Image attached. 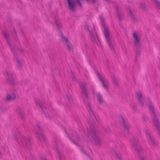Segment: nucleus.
I'll use <instances>...</instances> for the list:
<instances>
[{
    "label": "nucleus",
    "mask_w": 160,
    "mask_h": 160,
    "mask_svg": "<svg viewBox=\"0 0 160 160\" xmlns=\"http://www.w3.org/2000/svg\"><path fill=\"white\" fill-rule=\"evenodd\" d=\"M68 4V8L72 12H74L75 10V6L76 2H78L79 5L81 7L82 4L79 0H66Z\"/></svg>",
    "instance_id": "f257e3e1"
},
{
    "label": "nucleus",
    "mask_w": 160,
    "mask_h": 160,
    "mask_svg": "<svg viewBox=\"0 0 160 160\" xmlns=\"http://www.w3.org/2000/svg\"><path fill=\"white\" fill-rule=\"evenodd\" d=\"M96 74L99 80L102 82L104 88L107 89L109 85V82L105 79L104 76L102 73L97 72Z\"/></svg>",
    "instance_id": "f03ea898"
},
{
    "label": "nucleus",
    "mask_w": 160,
    "mask_h": 160,
    "mask_svg": "<svg viewBox=\"0 0 160 160\" xmlns=\"http://www.w3.org/2000/svg\"><path fill=\"white\" fill-rule=\"evenodd\" d=\"M18 97V94L17 91L14 89L10 90L9 93L7 94L6 96V99L8 100H11L14 99Z\"/></svg>",
    "instance_id": "7ed1b4c3"
},
{
    "label": "nucleus",
    "mask_w": 160,
    "mask_h": 160,
    "mask_svg": "<svg viewBox=\"0 0 160 160\" xmlns=\"http://www.w3.org/2000/svg\"><path fill=\"white\" fill-rule=\"evenodd\" d=\"M62 41L65 42V44L68 46L69 50H71L72 47L71 45L69 43L67 39L66 38L63 36H61Z\"/></svg>",
    "instance_id": "20e7f679"
},
{
    "label": "nucleus",
    "mask_w": 160,
    "mask_h": 160,
    "mask_svg": "<svg viewBox=\"0 0 160 160\" xmlns=\"http://www.w3.org/2000/svg\"><path fill=\"white\" fill-rule=\"evenodd\" d=\"M104 33L108 44L110 47H111V43L109 38V35L108 32L107 30H105L104 32Z\"/></svg>",
    "instance_id": "39448f33"
},
{
    "label": "nucleus",
    "mask_w": 160,
    "mask_h": 160,
    "mask_svg": "<svg viewBox=\"0 0 160 160\" xmlns=\"http://www.w3.org/2000/svg\"><path fill=\"white\" fill-rule=\"evenodd\" d=\"M133 37L135 40V43L136 44L138 43L140 41V37L138 36L136 33H134L133 34Z\"/></svg>",
    "instance_id": "423d86ee"
},
{
    "label": "nucleus",
    "mask_w": 160,
    "mask_h": 160,
    "mask_svg": "<svg viewBox=\"0 0 160 160\" xmlns=\"http://www.w3.org/2000/svg\"><path fill=\"white\" fill-rule=\"evenodd\" d=\"M137 97L139 101L140 104L142 106V102L143 100L142 99V95L141 92H139L137 93Z\"/></svg>",
    "instance_id": "0eeeda50"
},
{
    "label": "nucleus",
    "mask_w": 160,
    "mask_h": 160,
    "mask_svg": "<svg viewBox=\"0 0 160 160\" xmlns=\"http://www.w3.org/2000/svg\"><path fill=\"white\" fill-rule=\"evenodd\" d=\"M95 94L97 97L99 102L100 103H102L103 102V101L101 94L99 93H96Z\"/></svg>",
    "instance_id": "6e6552de"
},
{
    "label": "nucleus",
    "mask_w": 160,
    "mask_h": 160,
    "mask_svg": "<svg viewBox=\"0 0 160 160\" xmlns=\"http://www.w3.org/2000/svg\"><path fill=\"white\" fill-rule=\"evenodd\" d=\"M112 82L113 84L115 85H117L118 82L116 78L114 76H113L112 77Z\"/></svg>",
    "instance_id": "1a4fd4ad"
},
{
    "label": "nucleus",
    "mask_w": 160,
    "mask_h": 160,
    "mask_svg": "<svg viewBox=\"0 0 160 160\" xmlns=\"http://www.w3.org/2000/svg\"><path fill=\"white\" fill-rule=\"evenodd\" d=\"M81 88L82 90V92L85 94L86 90L84 86L82 84V85H81Z\"/></svg>",
    "instance_id": "9d476101"
},
{
    "label": "nucleus",
    "mask_w": 160,
    "mask_h": 160,
    "mask_svg": "<svg viewBox=\"0 0 160 160\" xmlns=\"http://www.w3.org/2000/svg\"><path fill=\"white\" fill-rule=\"evenodd\" d=\"M154 122L156 126L158 127L159 125V123L158 122V121L157 118H155L154 120Z\"/></svg>",
    "instance_id": "9b49d317"
},
{
    "label": "nucleus",
    "mask_w": 160,
    "mask_h": 160,
    "mask_svg": "<svg viewBox=\"0 0 160 160\" xmlns=\"http://www.w3.org/2000/svg\"><path fill=\"white\" fill-rule=\"evenodd\" d=\"M92 137L95 141H97V140L98 141L99 140L98 137L96 136L95 134H94V136H92Z\"/></svg>",
    "instance_id": "f8f14e48"
},
{
    "label": "nucleus",
    "mask_w": 160,
    "mask_h": 160,
    "mask_svg": "<svg viewBox=\"0 0 160 160\" xmlns=\"http://www.w3.org/2000/svg\"><path fill=\"white\" fill-rule=\"evenodd\" d=\"M128 12L129 13V15L131 17L133 18V17L134 15H133L131 10L129 9L128 10Z\"/></svg>",
    "instance_id": "ddd939ff"
},
{
    "label": "nucleus",
    "mask_w": 160,
    "mask_h": 160,
    "mask_svg": "<svg viewBox=\"0 0 160 160\" xmlns=\"http://www.w3.org/2000/svg\"><path fill=\"white\" fill-rule=\"evenodd\" d=\"M149 108L150 109L152 112H153V108L152 105L151 104L150 102L149 105Z\"/></svg>",
    "instance_id": "4468645a"
},
{
    "label": "nucleus",
    "mask_w": 160,
    "mask_h": 160,
    "mask_svg": "<svg viewBox=\"0 0 160 160\" xmlns=\"http://www.w3.org/2000/svg\"><path fill=\"white\" fill-rule=\"evenodd\" d=\"M96 2V0H92V3H95Z\"/></svg>",
    "instance_id": "2eb2a0df"
},
{
    "label": "nucleus",
    "mask_w": 160,
    "mask_h": 160,
    "mask_svg": "<svg viewBox=\"0 0 160 160\" xmlns=\"http://www.w3.org/2000/svg\"><path fill=\"white\" fill-rule=\"evenodd\" d=\"M149 141L150 142H151L152 141V138L150 136L149 137Z\"/></svg>",
    "instance_id": "dca6fc26"
},
{
    "label": "nucleus",
    "mask_w": 160,
    "mask_h": 160,
    "mask_svg": "<svg viewBox=\"0 0 160 160\" xmlns=\"http://www.w3.org/2000/svg\"><path fill=\"white\" fill-rule=\"evenodd\" d=\"M122 121L123 123L124 122V119L123 118H122Z\"/></svg>",
    "instance_id": "f3484780"
},
{
    "label": "nucleus",
    "mask_w": 160,
    "mask_h": 160,
    "mask_svg": "<svg viewBox=\"0 0 160 160\" xmlns=\"http://www.w3.org/2000/svg\"><path fill=\"white\" fill-rule=\"evenodd\" d=\"M78 139L76 138H74V139L75 140H77Z\"/></svg>",
    "instance_id": "a211bd4d"
},
{
    "label": "nucleus",
    "mask_w": 160,
    "mask_h": 160,
    "mask_svg": "<svg viewBox=\"0 0 160 160\" xmlns=\"http://www.w3.org/2000/svg\"><path fill=\"white\" fill-rule=\"evenodd\" d=\"M88 2H89V0H86Z\"/></svg>",
    "instance_id": "6ab92c4d"
},
{
    "label": "nucleus",
    "mask_w": 160,
    "mask_h": 160,
    "mask_svg": "<svg viewBox=\"0 0 160 160\" xmlns=\"http://www.w3.org/2000/svg\"><path fill=\"white\" fill-rule=\"evenodd\" d=\"M1 154V153L0 152V154Z\"/></svg>",
    "instance_id": "aec40b11"
}]
</instances>
